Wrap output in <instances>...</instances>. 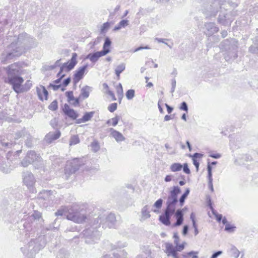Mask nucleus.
I'll use <instances>...</instances> for the list:
<instances>
[{"label":"nucleus","instance_id":"nucleus-36","mask_svg":"<svg viewBox=\"0 0 258 258\" xmlns=\"http://www.w3.org/2000/svg\"><path fill=\"white\" fill-rule=\"evenodd\" d=\"M142 215L143 218L147 219L150 217L149 208L148 205L144 206L142 210Z\"/></svg>","mask_w":258,"mask_h":258},{"label":"nucleus","instance_id":"nucleus-60","mask_svg":"<svg viewBox=\"0 0 258 258\" xmlns=\"http://www.w3.org/2000/svg\"><path fill=\"white\" fill-rule=\"evenodd\" d=\"M116 91L118 94H122L123 93V89L120 83L116 87Z\"/></svg>","mask_w":258,"mask_h":258},{"label":"nucleus","instance_id":"nucleus-55","mask_svg":"<svg viewBox=\"0 0 258 258\" xmlns=\"http://www.w3.org/2000/svg\"><path fill=\"white\" fill-rule=\"evenodd\" d=\"M184 243L185 242L182 243V244H174L175 245V249L176 252L177 251H181L184 248Z\"/></svg>","mask_w":258,"mask_h":258},{"label":"nucleus","instance_id":"nucleus-26","mask_svg":"<svg viewBox=\"0 0 258 258\" xmlns=\"http://www.w3.org/2000/svg\"><path fill=\"white\" fill-rule=\"evenodd\" d=\"M208 169V185L212 191H214L213 186V178H212V167L210 164H208L207 166Z\"/></svg>","mask_w":258,"mask_h":258},{"label":"nucleus","instance_id":"nucleus-3","mask_svg":"<svg viewBox=\"0 0 258 258\" xmlns=\"http://www.w3.org/2000/svg\"><path fill=\"white\" fill-rule=\"evenodd\" d=\"M27 38L26 33L19 34L17 41L12 42L2 54L1 61L6 63L7 61L21 55L25 48L24 45L22 44L25 43Z\"/></svg>","mask_w":258,"mask_h":258},{"label":"nucleus","instance_id":"nucleus-61","mask_svg":"<svg viewBox=\"0 0 258 258\" xmlns=\"http://www.w3.org/2000/svg\"><path fill=\"white\" fill-rule=\"evenodd\" d=\"M61 84L55 85V84H50L49 85V87H51V88H52V89L54 91H56L59 88H60L61 87Z\"/></svg>","mask_w":258,"mask_h":258},{"label":"nucleus","instance_id":"nucleus-15","mask_svg":"<svg viewBox=\"0 0 258 258\" xmlns=\"http://www.w3.org/2000/svg\"><path fill=\"white\" fill-rule=\"evenodd\" d=\"M88 67V64H86L80 67L78 70H77L74 75V83L77 84L80 80H81L84 76L85 72Z\"/></svg>","mask_w":258,"mask_h":258},{"label":"nucleus","instance_id":"nucleus-14","mask_svg":"<svg viewBox=\"0 0 258 258\" xmlns=\"http://www.w3.org/2000/svg\"><path fill=\"white\" fill-rule=\"evenodd\" d=\"M205 33L210 36L219 31V28L215 26V24L212 22L206 23L204 25Z\"/></svg>","mask_w":258,"mask_h":258},{"label":"nucleus","instance_id":"nucleus-39","mask_svg":"<svg viewBox=\"0 0 258 258\" xmlns=\"http://www.w3.org/2000/svg\"><path fill=\"white\" fill-rule=\"evenodd\" d=\"M230 251L232 256L235 258H237L239 256V250L233 245H232L231 246Z\"/></svg>","mask_w":258,"mask_h":258},{"label":"nucleus","instance_id":"nucleus-41","mask_svg":"<svg viewBox=\"0 0 258 258\" xmlns=\"http://www.w3.org/2000/svg\"><path fill=\"white\" fill-rule=\"evenodd\" d=\"M249 50L251 53H258V37L256 38V43L251 45L249 47Z\"/></svg>","mask_w":258,"mask_h":258},{"label":"nucleus","instance_id":"nucleus-30","mask_svg":"<svg viewBox=\"0 0 258 258\" xmlns=\"http://www.w3.org/2000/svg\"><path fill=\"white\" fill-rule=\"evenodd\" d=\"M30 221L33 220L32 224H37V221H42L41 218V214L37 211H35L34 213L29 217V219Z\"/></svg>","mask_w":258,"mask_h":258},{"label":"nucleus","instance_id":"nucleus-7","mask_svg":"<svg viewBox=\"0 0 258 258\" xmlns=\"http://www.w3.org/2000/svg\"><path fill=\"white\" fill-rule=\"evenodd\" d=\"M45 245V240L44 236L39 235L37 238L31 239L27 246L21 247V249L23 253H27V251L31 253L37 252L41 249Z\"/></svg>","mask_w":258,"mask_h":258},{"label":"nucleus","instance_id":"nucleus-38","mask_svg":"<svg viewBox=\"0 0 258 258\" xmlns=\"http://www.w3.org/2000/svg\"><path fill=\"white\" fill-rule=\"evenodd\" d=\"M189 193V189L187 188L186 189V190L185 191V192H184V194L180 197V198L179 200V202L180 206H182L183 205L185 200L186 198V197H187V196L188 195Z\"/></svg>","mask_w":258,"mask_h":258},{"label":"nucleus","instance_id":"nucleus-40","mask_svg":"<svg viewBox=\"0 0 258 258\" xmlns=\"http://www.w3.org/2000/svg\"><path fill=\"white\" fill-rule=\"evenodd\" d=\"M94 113V111L86 112L83 116V120L85 121V122L90 120L93 116Z\"/></svg>","mask_w":258,"mask_h":258},{"label":"nucleus","instance_id":"nucleus-29","mask_svg":"<svg viewBox=\"0 0 258 258\" xmlns=\"http://www.w3.org/2000/svg\"><path fill=\"white\" fill-rule=\"evenodd\" d=\"M189 156L190 157H192L193 164L196 166L197 171H198L199 170V167L200 164L197 159L198 158H202L203 156V154H202L201 153H196L193 155H191L190 154L189 155Z\"/></svg>","mask_w":258,"mask_h":258},{"label":"nucleus","instance_id":"nucleus-47","mask_svg":"<svg viewBox=\"0 0 258 258\" xmlns=\"http://www.w3.org/2000/svg\"><path fill=\"white\" fill-rule=\"evenodd\" d=\"M135 96V90L133 89H130L126 92V97L127 99L131 100Z\"/></svg>","mask_w":258,"mask_h":258},{"label":"nucleus","instance_id":"nucleus-54","mask_svg":"<svg viewBox=\"0 0 258 258\" xmlns=\"http://www.w3.org/2000/svg\"><path fill=\"white\" fill-rule=\"evenodd\" d=\"M66 255V251L64 249H60L57 254V257L58 258H65Z\"/></svg>","mask_w":258,"mask_h":258},{"label":"nucleus","instance_id":"nucleus-57","mask_svg":"<svg viewBox=\"0 0 258 258\" xmlns=\"http://www.w3.org/2000/svg\"><path fill=\"white\" fill-rule=\"evenodd\" d=\"M179 109L181 110H183L187 112L188 111V106L187 103L183 101L181 103V105L179 107Z\"/></svg>","mask_w":258,"mask_h":258},{"label":"nucleus","instance_id":"nucleus-18","mask_svg":"<svg viewBox=\"0 0 258 258\" xmlns=\"http://www.w3.org/2000/svg\"><path fill=\"white\" fill-rule=\"evenodd\" d=\"M107 54V51H97L93 53L88 54L86 56V58L89 59L92 62H96L100 57L105 55Z\"/></svg>","mask_w":258,"mask_h":258},{"label":"nucleus","instance_id":"nucleus-8","mask_svg":"<svg viewBox=\"0 0 258 258\" xmlns=\"http://www.w3.org/2000/svg\"><path fill=\"white\" fill-rule=\"evenodd\" d=\"M223 43L224 45L228 47V48H225V49L229 50V51L225 54V59L227 61H228L230 60L236 58L237 57V41L234 39H232L230 41L229 40H226Z\"/></svg>","mask_w":258,"mask_h":258},{"label":"nucleus","instance_id":"nucleus-44","mask_svg":"<svg viewBox=\"0 0 258 258\" xmlns=\"http://www.w3.org/2000/svg\"><path fill=\"white\" fill-rule=\"evenodd\" d=\"M0 170L7 173L10 172L11 169L6 163H3L0 165Z\"/></svg>","mask_w":258,"mask_h":258},{"label":"nucleus","instance_id":"nucleus-10","mask_svg":"<svg viewBox=\"0 0 258 258\" xmlns=\"http://www.w3.org/2000/svg\"><path fill=\"white\" fill-rule=\"evenodd\" d=\"M181 192L180 188L178 186H174L169 192L166 203V207L176 209L175 206L178 202V195Z\"/></svg>","mask_w":258,"mask_h":258},{"label":"nucleus","instance_id":"nucleus-56","mask_svg":"<svg viewBox=\"0 0 258 258\" xmlns=\"http://www.w3.org/2000/svg\"><path fill=\"white\" fill-rule=\"evenodd\" d=\"M163 204V200L161 199H158L154 204V207L159 209L161 208Z\"/></svg>","mask_w":258,"mask_h":258},{"label":"nucleus","instance_id":"nucleus-42","mask_svg":"<svg viewBox=\"0 0 258 258\" xmlns=\"http://www.w3.org/2000/svg\"><path fill=\"white\" fill-rule=\"evenodd\" d=\"M120 119V116L116 115L114 117L108 120L107 121V123L109 124L110 122H112V126H115L117 124L118 121Z\"/></svg>","mask_w":258,"mask_h":258},{"label":"nucleus","instance_id":"nucleus-43","mask_svg":"<svg viewBox=\"0 0 258 258\" xmlns=\"http://www.w3.org/2000/svg\"><path fill=\"white\" fill-rule=\"evenodd\" d=\"M110 26V23L107 22L104 23L101 27L100 32L101 34L106 33Z\"/></svg>","mask_w":258,"mask_h":258},{"label":"nucleus","instance_id":"nucleus-49","mask_svg":"<svg viewBox=\"0 0 258 258\" xmlns=\"http://www.w3.org/2000/svg\"><path fill=\"white\" fill-rule=\"evenodd\" d=\"M92 150L94 152H97L100 149V146L97 141H93L91 145Z\"/></svg>","mask_w":258,"mask_h":258},{"label":"nucleus","instance_id":"nucleus-33","mask_svg":"<svg viewBox=\"0 0 258 258\" xmlns=\"http://www.w3.org/2000/svg\"><path fill=\"white\" fill-rule=\"evenodd\" d=\"M70 206L68 207H61L58 209L55 213L56 216H62L64 215L67 217V215L68 213L69 209H70Z\"/></svg>","mask_w":258,"mask_h":258},{"label":"nucleus","instance_id":"nucleus-48","mask_svg":"<svg viewBox=\"0 0 258 258\" xmlns=\"http://www.w3.org/2000/svg\"><path fill=\"white\" fill-rule=\"evenodd\" d=\"M57 108V102L56 100L53 101L48 106V108L52 111L56 110Z\"/></svg>","mask_w":258,"mask_h":258},{"label":"nucleus","instance_id":"nucleus-32","mask_svg":"<svg viewBox=\"0 0 258 258\" xmlns=\"http://www.w3.org/2000/svg\"><path fill=\"white\" fill-rule=\"evenodd\" d=\"M52 192L50 190H43L39 195V200H48Z\"/></svg>","mask_w":258,"mask_h":258},{"label":"nucleus","instance_id":"nucleus-45","mask_svg":"<svg viewBox=\"0 0 258 258\" xmlns=\"http://www.w3.org/2000/svg\"><path fill=\"white\" fill-rule=\"evenodd\" d=\"M236 229V227L234 225H230V224H227L225 225V230L229 233H232L234 232Z\"/></svg>","mask_w":258,"mask_h":258},{"label":"nucleus","instance_id":"nucleus-24","mask_svg":"<svg viewBox=\"0 0 258 258\" xmlns=\"http://www.w3.org/2000/svg\"><path fill=\"white\" fill-rule=\"evenodd\" d=\"M60 132L57 130L54 132H49L46 136V139L48 143H51L53 141L58 139L60 136Z\"/></svg>","mask_w":258,"mask_h":258},{"label":"nucleus","instance_id":"nucleus-34","mask_svg":"<svg viewBox=\"0 0 258 258\" xmlns=\"http://www.w3.org/2000/svg\"><path fill=\"white\" fill-rule=\"evenodd\" d=\"M111 44V41L110 39L108 37H106L105 39V41L103 44V50H102V51L106 52L107 51V53L110 52V50L109 49V47L110 46Z\"/></svg>","mask_w":258,"mask_h":258},{"label":"nucleus","instance_id":"nucleus-6","mask_svg":"<svg viewBox=\"0 0 258 258\" xmlns=\"http://www.w3.org/2000/svg\"><path fill=\"white\" fill-rule=\"evenodd\" d=\"M42 162V159L40 155L34 151L30 150L27 152L26 155L21 162V165L26 167L33 163L35 167L40 168L43 165Z\"/></svg>","mask_w":258,"mask_h":258},{"label":"nucleus","instance_id":"nucleus-23","mask_svg":"<svg viewBox=\"0 0 258 258\" xmlns=\"http://www.w3.org/2000/svg\"><path fill=\"white\" fill-rule=\"evenodd\" d=\"M66 96L68 98V101L73 104L74 106H77L79 104V99L75 98L73 95V91H67L66 92Z\"/></svg>","mask_w":258,"mask_h":258},{"label":"nucleus","instance_id":"nucleus-53","mask_svg":"<svg viewBox=\"0 0 258 258\" xmlns=\"http://www.w3.org/2000/svg\"><path fill=\"white\" fill-rule=\"evenodd\" d=\"M1 143L2 145L5 147L7 148H11L13 145V143L9 142H6L5 139L1 141Z\"/></svg>","mask_w":258,"mask_h":258},{"label":"nucleus","instance_id":"nucleus-46","mask_svg":"<svg viewBox=\"0 0 258 258\" xmlns=\"http://www.w3.org/2000/svg\"><path fill=\"white\" fill-rule=\"evenodd\" d=\"M80 140L78 136H73L71 137L70 141V145H74L79 143Z\"/></svg>","mask_w":258,"mask_h":258},{"label":"nucleus","instance_id":"nucleus-20","mask_svg":"<svg viewBox=\"0 0 258 258\" xmlns=\"http://www.w3.org/2000/svg\"><path fill=\"white\" fill-rule=\"evenodd\" d=\"M36 91L40 100L43 101L44 99L45 100L47 99L48 91L44 86L41 85L39 87H37Z\"/></svg>","mask_w":258,"mask_h":258},{"label":"nucleus","instance_id":"nucleus-16","mask_svg":"<svg viewBox=\"0 0 258 258\" xmlns=\"http://www.w3.org/2000/svg\"><path fill=\"white\" fill-rule=\"evenodd\" d=\"M183 211L184 209H178L175 211L174 216L176 220V222L173 225V227L180 226L183 221Z\"/></svg>","mask_w":258,"mask_h":258},{"label":"nucleus","instance_id":"nucleus-25","mask_svg":"<svg viewBox=\"0 0 258 258\" xmlns=\"http://www.w3.org/2000/svg\"><path fill=\"white\" fill-rule=\"evenodd\" d=\"M110 135L113 137L116 142H121L125 140V138L120 132L115 130L113 128H110Z\"/></svg>","mask_w":258,"mask_h":258},{"label":"nucleus","instance_id":"nucleus-63","mask_svg":"<svg viewBox=\"0 0 258 258\" xmlns=\"http://www.w3.org/2000/svg\"><path fill=\"white\" fill-rule=\"evenodd\" d=\"M173 238H174V244H178V243H179V238L177 233H174Z\"/></svg>","mask_w":258,"mask_h":258},{"label":"nucleus","instance_id":"nucleus-11","mask_svg":"<svg viewBox=\"0 0 258 258\" xmlns=\"http://www.w3.org/2000/svg\"><path fill=\"white\" fill-rule=\"evenodd\" d=\"M175 211V209L166 207L164 214L159 216L160 221L166 226H169L171 224L170 218Z\"/></svg>","mask_w":258,"mask_h":258},{"label":"nucleus","instance_id":"nucleus-22","mask_svg":"<svg viewBox=\"0 0 258 258\" xmlns=\"http://www.w3.org/2000/svg\"><path fill=\"white\" fill-rule=\"evenodd\" d=\"M24 227L25 230V235L29 237L30 236H33L35 235L36 230L35 228H33L32 227V225L29 224V223L26 222L24 224Z\"/></svg>","mask_w":258,"mask_h":258},{"label":"nucleus","instance_id":"nucleus-1","mask_svg":"<svg viewBox=\"0 0 258 258\" xmlns=\"http://www.w3.org/2000/svg\"><path fill=\"white\" fill-rule=\"evenodd\" d=\"M116 221L114 214L110 213L100 214L97 218L94 219L90 227L84 230L81 236L86 238L85 242L92 243L95 242L100 237V232L97 230L102 226V228L112 227Z\"/></svg>","mask_w":258,"mask_h":258},{"label":"nucleus","instance_id":"nucleus-28","mask_svg":"<svg viewBox=\"0 0 258 258\" xmlns=\"http://www.w3.org/2000/svg\"><path fill=\"white\" fill-rule=\"evenodd\" d=\"M92 87L85 86L82 88L80 96H82L83 99H86L89 96L90 92L92 91Z\"/></svg>","mask_w":258,"mask_h":258},{"label":"nucleus","instance_id":"nucleus-52","mask_svg":"<svg viewBox=\"0 0 258 258\" xmlns=\"http://www.w3.org/2000/svg\"><path fill=\"white\" fill-rule=\"evenodd\" d=\"M117 109V103H113L110 104L108 106V110L110 112H113L115 110H116Z\"/></svg>","mask_w":258,"mask_h":258},{"label":"nucleus","instance_id":"nucleus-12","mask_svg":"<svg viewBox=\"0 0 258 258\" xmlns=\"http://www.w3.org/2000/svg\"><path fill=\"white\" fill-rule=\"evenodd\" d=\"M233 19L232 15L227 12V10L225 9V10H223L220 12V14L218 19V22L223 25L228 26L229 25Z\"/></svg>","mask_w":258,"mask_h":258},{"label":"nucleus","instance_id":"nucleus-31","mask_svg":"<svg viewBox=\"0 0 258 258\" xmlns=\"http://www.w3.org/2000/svg\"><path fill=\"white\" fill-rule=\"evenodd\" d=\"M129 25V21L127 20H122L120 21L119 23L116 25L113 31H116L120 30L122 28H125L126 26Z\"/></svg>","mask_w":258,"mask_h":258},{"label":"nucleus","instance_id":"nucleus-37","mask_svg":"<svg viewBox=\"0 0 258 258\" xmlns=\"http://www.w3.org/2000/svg\"><path fill=\"white\" fill-rule=\"evenodd\" d=\"M182 168V165L179 163H173L170 167V169L172 172L180 171Z\"/></svg>","mask_w":258,"mask_h":258},{"label":"nucleus","instance_id":"nucleus-35","mask_svg":"<svg viewBox=\"0 0 258 258\" xmlns=\"http://www.w3.org/2000/svg\"><path fill=\"white\" fill-rule=\"evenodd\" d=\"M125 65L124 63H122L118 65L115 70V73L117 77L118 80L119 79L120 74L125 70Z\"/></svg>","mask_w":258,"mask_h":258},{"label":"nucleus","instance_id":"nucleus-27","mask_svg":"<svg viewBox=\"0 0 258 258\" xmlns=\"http://www.w3.org/2000/svg\"><path fill=\"white\" fill-rule=\"evenodd\" d=\"M17 137L16 139L20 138V137H22L24 139L26 140V145L30 147L32 146V138L29 135H22L21 133H19L17 134Z\"/></svg>","mask_w":258,"mask_h":258},{"label":"nucleus","instance_id":"nucleus-4","mask_svg":"<svg viewBox=\"0 0 258 258\" xmlns=\"http://www.w3.org/2000/svg\"><path fill=\"white\" fill-rule=\"evenodd\" d=\"M67 219L75 223L82 224L87 219V214L83 205L74 203L70 206Z\"/></svg>","mask_w":258,"mask_h":258},{"label":"nucleus","instance_id":"nucleus-17","mask_svg":"<svg viewBox=\"0 0 258 258\" xmlns=\"http://www.w3.org/2000/svg\"><path fill=\"white\" fill-rule=\"evenodd\" d=\"M165 252L168 256H172L173 258H179L178 253L176 252L175 247L172 243H165Z\"/></svg>","mask_w":258,"mask_h":258},{"label":"nucleus","instance_id":"nucleus-13","mask_svg":"<svg viewBox=\"0 0 258 258\" xmlns=\"http://www.w3.org/2000/svg\"><path fill=\"white\" fill-rule=\"evenodd\" d=\"M23 176V182L28 187H32L34 185L35 180L33 175L31 172H24Z\"/></svg>","mask_w":258,"mask_h":258},{"label":"nucleus","instance_id":"nucleus-58","mask_svg":"<svg viewBox=\"0 0 258 258\" xmlns=\"http://www.w3.org/2000/svg\"><path fill=\"white\" fill-rule=\"evenodd\" d=\"M199 251H191L187 253V255L188 256H192V258H198V254Z\"/></svg>","mask_w":258,"mask_h":258},{"label":"nucleus","instance_id":"nucleus-2","mask_svg":"<svg viewBox=\"0 0 258 258\" xmlns=\"http://www.w3.org/2000/svg\"><path fill=\"white\" fill-rule=\"evenodd\" d=\"M7 77L5 82L11 85L14 90L17 93L23 91L21 85L24 82L23 79L21 77L23 70L21 63L19 62L12 63L6 68Z\"/></svg>","mask_w":258,"mask_h":258},{"label":"nucleus","instance_id":"nucleus-19","mask_svg":"<svg viewBox=\"0 0 258 258\" xmlns=\"http://www.w3.org/2000/svg\"><path fill=\"white\" fill-rule=\"evenodd\" d=\"M62 110L65 114L73 119H76L78 117V114L67 104L64 105Z\"/></svg>","mask_w":258,"mask_h":258},{"label":"nucleus","instance_id":"nucleus-9","mask_svg":"<svg viewBox=\"0 0 258 258\" xmlns=\"http://www.w3.org/2000/svg\"><path fill=\"white\" fill-rule=\"evenodd\" d=\"M77 54L73 53L70 62L64 63L60 67V71L57 74V76L59 78L54 81L53 83L54 84H57L61 82L62 78L65 76L64 74H61L63 71L66 72H69L75 67L77 64Z\"/></svg>","mask_w":258,"mask_h":258},{"label":"nucleus","instance_id":"nucleus-5","mask_svg":"<svg viewBox=\"0 0 258 258\" xmlns=\"http://www.w3.org/2000/svg\"><path fill=\"white\" fill-rule=\"evenodd\" d=\"M210 3V4L204 11V13L207 18L215 17L218 12L225 10L227 5L226 0H214Z\"/></svg>","mask_w":258,"mask_h":258},{"label":"nucleus","instance_id":"nucleus-64","mask_svg":"<svg viewBox=\"0 0 258 258\" xmlns=\"http://www.w3.org/2000/svg\"><path fill=\"white\" fill-rule=\"evenodd\" d=\"M71 78L69 77L64 79L63 81L62 84L64 87L67 86L71 82Z\"/></svg>","mask_w":258,"mask_h":258},{"label":"nucleus","instance_id":"nucleus-51","mask_svg":"<svg viewBox=\"0 0 258 258\" xmlns=\"http://www.w3.org/2000/svg\"><path fill=\"white\" fill-rule=\"evenodd\" d=\"M137 258H151V253L149 251L144 252L139 255Z\"/></svg>","mask_w":258,"mask_h":258},{"label":"nucleus","instance_id":"nucleus-62","mask_svg":"<svg viewBox=\"0 0 258 258\" xmlns=\"http://www.w3.org/2000/svg\"><path fill=\"white\" fill-rule=\"evenodd\" d=\"M222 253V251H217L215 252H214L210 257V258H217L218 256L220 255Z\"/></svg>","mask_w":258,"mask_h":258},{"label":"nucleus","instance_id":"nucleus-59","mask_svg":"<svg viewBox=\"0 0 258 258\" xmlns=\"http://www.w3.org/2000/svg\"><path fill=\"white\" fill-rule=\"evenodd\" d=\"M183 171L186 174H189L190 173V169L188 168V165L187 163H184L182 166Z\"/></svg>","mask_w":258,"mask_h":258},{"label":"nucleus","instance_id":"nucleus-21","mask_svg":"<svg viewBox=\"0 0 258 258\" xmlns=\"http://www.w3.org/2000/svg\"><path fill=\"white\" fill-rule=\"evenodd\" d=\"M79 160L77 159H74L73 161L70 162V166L71 168H69L68 165L65 168L66 173L69 170V173H74L79 169L80 165L78 163Z\"/></svg>","mask_w":258,"mask_h":258},{"label":"nucleus","instance_id":"nucleus-50","mask_svg":"<svg viewBox=\"0 0 258 258\" xmlns=\"http://www.w3.org/2000/svg\"><path fill=\"white\" fill-rule=\"evenodd\" d=\"M126 245L125 243H121L120 242H118L116 244L111 245L112 249H115L117 248H121L122 247H125Z\"/></svg>","mask_w":258,"mask_h":258}]
</instances>
